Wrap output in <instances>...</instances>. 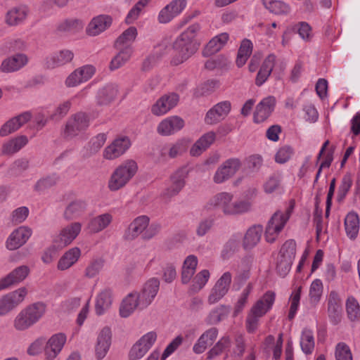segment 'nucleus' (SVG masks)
<instances>
[{"label":"nucleus","mask_w":360,"mask_h":360,"mask_svg":"<svg viewBox=\"0 0 360 360\" xmlns=\"http://www.w3.org/2000/svg\"><path fill=\"white\" fill-rule=\"evenodd\" d=\"M262 3L266 9L276 15H287L290 11V6L281 1L262 0Z\"/></svg>","instance_id":"43"},{"label":"nucleus","mask_w":360,"mask_h":360,"mask_svg":"<svg viewBox=\"0 0 360 360\" xmlns=\"http://www.w3.org/2000/svg\"><path fill=\"white\" fill-rule=\"evenodd\" d=\"M32 118L30 112H22L12 117L4 123L0 129V136H6L20 129L22 125L29 122Z\"/></svg>","instance_id":"17"},{"label":"nucleus","mask_w":360,"mask_h":360,"mask_svg":"<svg viewBox=\"0 0 360 360\" xmlns=\"http://www.w3.org/2000/svg\"><path fill=\"white\" fill-rule=\"evenodd\" d=\"M184 121L179 116L169 117L160 122L157 127L158 133L162 136H169L181 130Z\"/></svg>","instance_id":"19"},{"label":"nucleus","mask_w":360,"mask_h":360,"mask_svg":"<svg viewBox=\"0 0 360 360\" xmlns=\"http://www.w3.org/2000/svg\"><path fill=\"white\" fill-rule=\"evenodd\" d=\"M179 101L177 94L172 93L161 96L151 107L153 115L161 116L175 107Z\"/></svg>","instance_id":"12"},{"label":"nucleus","mask_w":360,"mask_h":360,"mask_svg":"<svg viewBox=\"0 0 360 360\" xmlns=\"http://www.w3.org/2000/svg\"><path fill=\"white\" fill-rule=\"evenodd\" d=\"M341 300L335 291H331L328 301V314L330 321L338 324L341 316Z\"/></svg>","instance_id":"25"},{"label":"nucleus","mask_w":360,"mask_h":360,"mask_svg":"<svg viewBox=\"0 0 360 360\" xmlns=\"http://www.w3.org/2000/svg\"><path fill=\"white\" fill-rule=\"evenodd\" d=\"M252 290V284L249 283L245 288L243 290L241 295L238 300L234 309L233 315L236 316L239 313L242 311L244 307L245 306L248 300V297Z\"/></svg>","instance_id":"60"},{"label":"nucleus","mask_w":360,"mask_h":360,"mask_svg":"<svg viewBox=\"0 0 360 360\" xmlns=\"http://www.w3.org/2000/svg\"><path fill=\"white\" fill-rule=\"evenodd\" d=\"M241 163L238 158H230L221 165L213 176V181L216 184H221L231 177L238 171Z\"/></svg>","instance_id":"7"},{"label":"nucleus","mask_w":360,"mask_h":360,"mask_svg":"<svg viewBox=\"0 0 360 360\" xmlns=\"http://www.w3.org/2000/svg\"><path fill=\"white\" fill-rule=\"evenodd\" d=\"M34 324V321L25 309L18 314L14 320V327L18 330H25Z\"/></svg>","instance_id":"48"},{"label":"nucleus","mask_w":360,"mask_h":360,"mask_svg":"<svg viewBox=\"0 0 360 360\" xmlns=\"http://www.w3.org/2000/svg\"><path fill=\"white\" fill-rule=\"evenodd\" d=\"M345 228L347 236L356 238L359 230V219L355 212H349L345 219Z\"/></svg>","instance_id":"39"},{"label":"nucleus","mask_w":360,"mask_h":360,"mask_svg":"<svg viewBox=\"0 0 360 360\" xmlns=\"http://www.w3.org/2000/svg\"><path fill=\"white\" fill-rule=\"evenodd\" d=\"M89 117L84 112L72 115L66 121L62 131V136L65 139H72L86 130L89 126Z\"/></svg>","instance_id":"4"},{"label":"nucleus","mask_w":360,"mask_h":360,"mask_svg":"<svg viewBox=\"0 0 360 360\" xmlns=\"http://www.w3.org/2000/svg\"><path fill=\"white\" fill-rule=\"evenodd\" d=\"M290 210L285 214L281 211H276L271 217L266 227L265 239L268 243H274L278 233L282 231L289 219Z\"/></svg>","instance_id":"6"},{"label":"nucleus","mask_w":360,"mask_h":360,"mask_svg":"<svg viewBox=\"0 0 360 360\" xmlns=\"http://www.w3.org/2000/svg\"><path fill=\"white\" fill-rule=\"evenodd\" d=\"M218 335V330L217 328H211L204 332L197 342L193 346V352L195 354H202L205 351L208 346L212 345Z\"/></svg>","instance_id":"24"},{"label":"nucleus","mask_w":360,"mask_h":360,"mask_svg":"<svg viewBox=\"0 0 360 360\" xmlns=\"http://www.w3.org/2000/svg\"><path fill=\"white\" fill-rule=\"evenodd\" d=\"M300 345L302 351L306 354H311L314 348V339L312 332L304 329L302 333Z\"/></svg>","instance_id":"50"},{"label":"nucleus","mask_w":360,"mask_h":360,"mask_svg":"<svg viewBox=\"0 0 360 360\" xmlns=\"http://www.w3.org/2000/svg\"><path fill=\"white\" fill-rule=\"evenodd\" d=\"M66 342V336L63 333L52 335L47 341L44 347V354L49 360L54 359L62 350Z\"/></svg>","instance_id":"18"},{"label":"nucleus","mask_w":360,"mask_h":360,"mask_svg":"<svg viewBox=\"0 0 360 360\" xmlns=\"http://www.w3.org/2000/svg\"><path fill=\"white\" fill-rule=\"evenodd\" d=\"M29 13V8L25 5L13 7L6 14L5 22L9 26H17L23 22Z\"/></svg>","instance_id":"21"},{"label":"nucleus","mask_w":360,"mask_h":360,"mask_svg":"<svg viewBox=\"0 0 360 360\" xmlns=\"http://www.w3.org/2000/svg\"><path fill=\"white\" fill-rule=\"evenodd\" d=\"M231 274L229 271L225 272L217 280L207 298V302L210 304H213L219 302L229 292L231 283Z\"/></svg>","instance_id":"8"},{"label":"nucleus","mask_w":360,"mask_h":360,"mask_svg":"<svg viewBox=\"0 0 360 360\" xmlns=\"http://www.w3.org/2000/svg\"><path fill=\"white\" fill-rule=\"evenodd\" d=\"M199 30L198 24L191 25L175 40L173 48L176 55L172 60V64L178 65L183 63L196 52L199 44L195 38Z\"/></svg>","instance_id":"1"},{"label":"nucleus","mask_w":360,"mask_h":360,"mask_svg":"<svg viewBox=\"0 0 360 360\" xmlns=\"http://www.w3.org/2000/svg\"><path fill=\"white\" fill-rule=\"evenodd\" d=\"M112 221V216L109 213L98 215L89 221L88 229L91 233H96L107 228Z\"/></svg>","instance_id":"38"},{"label":"nucleus","mask_w":360,"mask_h":360,"mask_svg":"<svg viewBox=\"0 0 360 360\" xmlns=\"http://www.w3.org/2000/svg\"><path fill=\"white\" fill-rule=\"evenodd\" d=\"M34 324V321L25 309L18 314L14 320V327L18 330H25Z\"/></svg>","instance_id":"47"},{"label":"nucleus","mask_w":360,"mask_h":360,"mask_svg":"<svg viewBox=\"0 0 360 360\" xmlns=\"http://www.w3.org/2000/svg\"><path fill=\"white\" fill-rule=\"evenodd\" d=\"M29 167V161L26 158L15 160L8 167L7 174L9 176H18Z\"/></svg>","instance_id":"54"},{"label":"nucleus","mask_w":360,"mask_h":360,"mask_svg":"<svg viewBox=\"0 0 360 360\" xmlns=\"http://www.w3.org/2000/svg\"><path fill=\"white\" fill-rule=\"evenodd\" d=\"M107 135L105 133L98 134L93 137L88 145V155H93L98 153L105 143Z\"/></svg>","instance_id":"51"},{"label":"nucleus","mask_w":360,"mask_h":360,"mask_svg":"<svg viewBox=\"0 0 360 360\" xmlns=\"http://www.w3.org/2000/svg\"><path fill=\"white\" fill-rule=\"evenodd\" d=\"M112 23L109 15H101L95 17L88 25L86 32L90 36H96L105 31Z\"/></svg>","instance_id":"26"},{"label":"nucleus","mask_w":360,"mask_h":360,"mask_svg":"<svg viewBox=\"0 0 360 360\" xmlns=\"http://www.w3.org/2000/svg\"><path fill=\"white\" fill-rule=\"evenodd\" d=\"M83 23L81 20L76 19L65 20L59 23L57 26V31L59 32H77L82 30Z\"/></svg>","instance_id":"53"},{"label":"nucleus","mask_w":360,"mask_h":360,"mask_svg":"<svg viewBox=\"0 0 360 360\" xmlns=\"http://www.w3.org/2000/svg\"><path fill=\"white\" fill-rule=\"evenodd\" d=\"M81 250L79 248H70L60 258L57 267L60 271H65L70 268L79 259Z\"/></svg>","instance_id":"33"},{"label":"nucleus","mask_w":360,"mask_h":360,"mask_svg":"<svg viewBox=\"0 0 360 360\" xmlns=\"http://www.w3.org/2000/svg\"><path fill=\"white\" fill-rule=\"evenodd\" d=\"M150 219L146 215L136 217L129 225L124 233V238L126 240H133L141 234L142 235L144 230L149 224Z\"/></svg>","instance_id":"16"},{"label":"nucleus","mask_w":360,"mask_h":360,"mask_svg":"<svg viewBox=\"0 0 360 360\" xmlns=\"http://www.w3.org/2000/svg\"><path fill=\"white\" fill-rule=\"evenodd\" d=\"M115 48L119 51V52L110 62V68L111 70L118 69L124 65L129 60L134 52L133 47L131 45H127L124 47L120 46Z\"/></svg>","instance_id":"32"},{"label":"nucleus","mask_w":360,"mask_h":360,"mask_svg":"<svg viewBox=\"0 0 360 360\" xmlns=\"http://www.w3.org/2000/svg\"><path fill=\"white\" fill-rule=\"evenodd\" d=\"M110 344L111 330L108 327H105L99 333L96 345V355L98 359H102L106 355Z\"/></svg>","instance_id":"27"},{"label":"nucleus","mask_w":360,"mask_h":360,"mask_svg":"<svg viewBox=\"0 0 360 360\" xmlns=\"http://www.w3.org/2000/svg\"><path fill=\"white\" fill-rule=\"evenodd\" d=\"M32 235V230L27 226H20L14 230L6 241V247L13 250L24 245Z\"/></svg>","instance_id":"15"},{"label":"nucleus","mask_w":360,"mask_h":360,"mask_svg":"<svg viewBox=\"0 0 360 360\" xmlns=\"http://www.w3.org/2000/svg\"><path fill=\"white\" fill-rule=\"evenodd\" d=\"M150 1V0H139L127 14L125 19L126 23L131 24L134 22V21L138 18L142 9L148 4Z\"/></svg>","instance_id":"57"},{"label":"nucleus","mask_w":360,"mask_h":360,"mask_svg":"<svg viewBox=\"0 0 360 360\" xmlns=\"http://www.w3.org/2000/svg\"><path fill=\"white\" fill-rule=\"evenodd\" d=\"M28 143V139L25 135L18 136L5 142L1 147V154L12 155L18 152Z\"/></svg>","instance_id":"30"},{"label":"nucleus","mask_w":360,"mask_h":360,"mask_svg":"<svg viewBox=\"0 0 360 360\" xmlns=\"http://www.w3.org/2000/svg\"><path fill=\"white\" fill-rule=\"evenodd\" d=\"M138 169L136 162L128 160L119 165L112 173L108 181V188L116 191L123 188L135 175Z\"/></svg>","instance_id":"3"},{"label":"nucleus","mask_w":360,"mask_h":360,"mask_svg":"<svg viewBox=\"0 0 360 360\" xmlns=\"http://www.w3.org/2000/svg\"><path fill=\"white\" fill-rule=\"evenodd\" d=\"M229 312V308L221 305L213 309L207 318V323L210 325L217 324L226 317Z\"/></svg>","instance_id":"49"},{"label":"nucleus","mask_w":360,"mask_h":360,"mask_svg":"<svg viewBox=\"0 0 360 360\" xmlns=\"http://www.w3.org/2000/svg\"><path fill=\"white\" fill-rule=\"evenodd\" d=\"M263 227L261 225H254L250 227L246 231L243 241V246L245 250H250L259 242Z\"/></svg>","instance_id":"29"},{"label":"nucleus","mask_w":360,"mask_h":360,"mask_svg":"<svg viewBox=\"0 0 360 360\" xmlns=\"http://www.w3.org/2000/svg\"><path fill=\"white\" fill-rule=\"evenodd\" d=\"M27 289L20 288L0 298V316H3L15 309L21 303L27 295Z\"/></svg>","instance_id":"9"},{"label":"nucleus","mask_w":360,"mask_h":360,"mask_svg":"<svg viewBox=\"0 0 360 360\" xmlns=\"http://www.w3.org/2000/svg\"><path fill=\"white\" fill-rule=\"evenodd\" d=\"M88 204L86 200L76 199L71 201L65 207L63 217L67 221H72L81 217L86 211Z\"/></svg>","instance_id":"20"},{"label":"nucleus","mask_w":360,"mask_h":360,"mask_svg":"<svg viewBox=\"0 0 360 360\" xmlns=\"http://www.w3.org/2000/svg\"><path fill=\"white\" fill-rule=\"evenodd\" d=\"M229 38V34L223 32L213 37L206 45L203 50L204 56H210L218 51L226 44Z\"/></svg>","instance_id":"31"},{"label":"nucleus","mask_w":360,"mask_h":360,"mask_svg":"<svg viewBox=\"0 0 360 360\" xmlns=\"http://www.w3.org/2000/svg\"><path fill=\"white\" fill-rule=\"evenodd\" d=\"M275 293L267 291L256 303L252 307L248 313L245 325L248 333H254L258 326L259 319L265 315L272 307L275 301Z\"/></svg>","instance_id":"2"},{"label":"nucleus","mask_w":360,"mask_h":360,"mask_svg":"<svg viewBox=\"0 0 360 360\" xmlns=\"http://www.w3.org/2000/svg\"><path fill=\"white\" fill-rule=\"evenodd\" d=\"M28 59L26 55L18 53L12 57L4 59L0 66L3 72H12L22 68L27 63Z\"/></svg>","instance_id":"22"},{"label":"nucleus","mask_w":360,"mask_h":360,"mask_svg":"<svg viewBox=\"0 0 360 360\" xmlns=\"http://www.w3.org/2000/svg\"><path fill=\"white\" fill-rule=\"evenodd\" d=\"M82 230V224L78 221L72 222L63 227L53 239V246L57 249H63L70 245L78 236Z\"/></svg>","instance_id":"5"},{"label":"nucleus","mask_w":360,"mask_h":360,"mask_svg":"<svg viewBox=\"0 0 360 360\" xmlns=\"http://www.w3.org/2000/svg\"><path fill=\"white\" fill-rule=\"evenodd\" d=\"M216 134L214 131H209L202 135L193 146L191 149V155L198 156L207 148H208L214 141Z\"/></svg>","instance_id":"34"},{"label":"nucleus","mask_w":360,"mask_h":360,"mask_svg":"<svg viewBox=\"0 0 360 360\" xmlns=\"http://www.w3.org/2000/svg\"><path fill=\"white\" fill-rule=\"evenodd\" d=\"M210 278V272L208 270L204 269L195 275L193 280L191 286L194 292L201 290L208 281Z\"/></svg>","instance_id":"58"},{"label":"nucleus","mask_w":360,"mask_h":360,"mask_svg":"<svg viewBox=\"0 0 360 360\" xmlns=\"http://www.w3.org/2000/svg\"><path fill=\"white\" fill-rule=\"evenodd\" d=\"M117 94V89L114 85H105L98 91L96 103L98 105H107L114 101Z\"/></svg>","instance_id":"37"},{"label":"nucleus","mask_w":360,"mask_h":360,"mask_svg":"<svg viewBox=\"0 0 360 360\" xmlns=\"http://www.w3.org/2000/svg\"><path fill=\"white\" fill-rule=\"evenodd\" d=\"M346 309L350 320L354 321L360 316V308L357 300L352 296L349 297L346 302Z\"/></svg>","instance_id":"56"},{"label":"nucleus","mask_w":360,"mask_h":360,"mask_svg":"<svg viewBox=\"0 0 360 360\" xmlns=\"http://www.w3.org/2000/svg\"><path fill=\"white\" fill-rule=\"evenodd\" d=\"M232 200V194L226 192L219 193L210 200L208 206L210 208L221 210L224 214L229 215Z\"/></svg>","instance_id":"23"},{"label":"nucleus","mask_w":360,"mask_h":360,"mask_svg":"<svg viewBox=\"0 0 360 360\" xmlns=\"http://www.w3.org/2000/svg\"><path fill=\"white\" fill-rule=\"evenodd\" d=\"M137 36V30L135 27H129L116 39L115 47H124L131 45Z\"/></svg>","instance_id":"45"},{"label":"nucleus","mask_w":360,"mask_h":360,"mask_svg":"<svg viewBox=\"0 0 360 360\" xmlns=\"http://www.w3.org/2000/svg\"><path fill=\"white\" fill-rule=\"evenodd\" d=\"M58 181L56 175L49 176L39 179L34 185V190L37 192L44 191L55 186Z\"/></svg>","instance_id":"61"},{"label":"nucleus","mask_w":360,"mask_h":360,"mask_svg":"<svg viewBox=\"0 0 360 360\" xmlns=\"http://www.w3.org/2000/svg\"><path fill=\"white\" fill-rule=\"evenodd\" d=\"M352 184L350 174H346L342 177L340 186L338 188L337 198L339 202L343 200L349 191Z\"/></svg>","instance_id":"63"},{"label":"nucleus","mask_w":360,"mask_h":360,"mask_svg":"<svg viewBox=\"0 0 360 360\" xmlns=\"http://www.w3.org/2000/svg\"><path fill=\"white\" fill-rule=\"evenodd\" d=\"M231 109V103L229 101L219 102L210 109L205 117L207 124H215L224 120Z\"/></svg>","instance_id":"11"},{"label":"nucleus","mask_w":360,"mask_h":360,"mask_svg":"<svg viewBox=\"0 0 360 360\" xmlns=\"http://www.w3.org/2000/svg\"><path fill=\"white\" fill-rule=\"evenodd\" d=\"M73 57L74 54L71 51L64 49L47 57L45 63L48 68H55L70 62Z\"/></svg>","instance_id":"28"},{"label":"nucleus","mask_w":360,"mask_h":360,"mask_svg":"<svg viewBox=\"0 0 360 360\" xmlns=\"http://www.w3.org/2000/svg\"><path fill=\"white\" fill-rule=\"evenodd\" d=\"M253 263L252 257H245L241 261L240 270L235 277V282L240 288L250 278V269Z\"/></svg>","instance_id":"40"},{"label":"nucleus","mask_w":360,"mask_h":360,"mask_svg":"<svg viewBox=\"0 0 360 360\" xmlns=\"http://www.w3.org/2000/svg\"><path fill=\"white\" fill-rule=\"evenodd\" d=\"M184 151V143L181 141H177L174 144L164 146L161 150V155L165 157L168 155L170 158H175L181 155Z\"/></svg>","instance_id":"52"},{"label":"nucleus","mask_w":360,"mask_h":360,"mask_svg":"<svg viewBox=\"0 0 360 360\" xmlns=\"http://www.w3.org/2000/svg\"><path fill=\"white\" fill-rule=\"evenodd\" d=\"M323 293V283L320 279H315L310 285L309 297L311 303L319 302Z\"/></svg>","instance_id":"59"},{"label":"nucleus","mask_w":360,"mask_h":360,"mask_svg":"<svg viewBox=\"0 0 360 360\" xmlns=\"http://www.w3.org/2000/svg\"><path fill=\"white\" fill-rule=\"evenodd\" d=\"M46 306L43 302H36L27 307L25 309L32 320L36 323L45 314Z\"/></svg>","instance_id":"46"},{"label":"nucleus","mask_w":360,"mask_h":360,"mask_svg":"<svg viewBox=\"0 0 360 360\" xmlns=\"http://www.w3.org/2000/svg\"><path fill=\"white\" fill-rule=\"evenodd\" d=\"M336 360H352L349 347L344 342H340L335 347Z\"/></svg>","instance_id":"64"},{"label":"nucleus","mask_w":360,"mask_h":360,"mask_svg":"<svg viewBox=\"0 0 360 360\" xmlns=\"http://www.w3.org/2000/svg\"><path fill=\"white\" fill-rule=\"evenodd\" d=\"M129 137L120 136L115 139L111 144L103 150V158L107 160H114L123 155L131 146Z\"/></svg>","instance_id":"10"},{"label":"nucleus","mask_w":360,"mask_h":360,"mask_svg":"<svg viewBox=\"0 0 360 360\" xmlns=\"http://www.w3.org/2000/svg\"><path fill=\"white\" fill-rule=\"evenodd\" d=\"M186 173L184 170L176 171L172 176V185L166 190L165 195L172 197L177 195L185 185Z\"/></svg>","instance_id":"36"},{"label":"nucleus","mask_w":360,"mask_h":360,"mask_svg":"<svg viewBox=\"0 0 360 360\" xmlns=\"http://www.w3.org/2000/svg\"><path fill=\"white\" fill-rule=\"evenodd\" d=\"M139 307V296L137 292L129 293L122 301L120 307V314L122 317H128L136 308Z\"/></svg>","instance_id":"35"},{"label":"nucleus","mask_w":360,"mask_h":360,"mask_svg":"<svg viewBox=\"0 0 360 360\" xmlns=\"http://www.w3.org/2000/svg\"><path fill=\"white\" fill-rule=\"evenodd\" d=\"M30 269L27 266L17 267L8 274L5 278L9 287L22 281L29 274Z\"/></svg>","instance_id":"44"},{"label":"nucleus","mask_w":360,"mask_h":360,"mask_svg":"<svg viewBox=\"0 0 360 360\" xmlns=\"http://www.w3.org/2000/svg\"><path fill=\"white\" fill-rule=\"evenodd\" d=\"M111 304L112 292L109 289H105L98 295L95 306V311L96 314H103L110 307Z\"/></svg>","instance_id":"41"},{"label":"nucleus","mask_w":360,"mask_h":360,"mask_svg":"<svg viewBox=\"0 0 360 360\" xmlns=\"http://www.w3.org/2000/svg\"><path fill=\"white\" fill-rule=\"evenodd\" d=\"M186 0H174L165 6L159 13L158 21L160 23H167L180 14L186 8Z\"/></svg>","instance_id":"13"},{"label":"nucleus","mask_w":360,"mask_h":360,"mask_svg":"<svg viewBox=\"0 0 360 360\" xmlns=\"http://www.w3.org/2000/svg\"><path fill=\"white\" fill-rule=\"evenodd\" d=\"M231 341L229 337H223L208 352L207 359H212L220 355L223 351L230 346Z\"/></svg>","instance_id":"55"},{"label":"nucleus","mask_w":360,"mask_h":360,"mask_svg":"<svg viewBox=\"0 0 360 360\" xmlns=\"http://www.w3.org/2000/svg\"><path fill=\"white\" fill-rule=\"evenodd\" d=\"M251 203L246 200H239L232 202L229 215L241 214L250 210Z\"/></svg>","instance_id":"62"},{"label":"nucleus","mask_w":360,"mask_h":360,"mask_svg":"<svg viewBox=\"0 0 360 360\" xmlns=\"http://www.w3.org/2000/svg\"><path fill=\"white\" fill-rule=\"evenodd\" d=\"M252 52V44L249 39H243L238 51L236 63L238 68L243 67Z\"/></svg>","instance_id":"42"},{"label":"nucleus","mask_w":360,"mask_h":360,"mask_svg":"<svg viewBox=\"0 0 360 360\" xmlns=\"http://www.w3.org/2000/svg\"><path fill=\"white\" fill-rule=\"evenodd\" d=\"M276 105V98L269 96L262 100L256 106L253 119L255 122H264L272 113Z\"/></svg>","instance_id":"14"}]
</instances>
